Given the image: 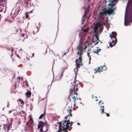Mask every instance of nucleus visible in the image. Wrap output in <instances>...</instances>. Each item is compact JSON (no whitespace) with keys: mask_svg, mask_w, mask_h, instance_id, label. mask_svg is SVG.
<instances>
[{"mask_svg":"<svg viewBox=\"0 0 132 132\" xmlns=\"http://www.w3.org/2000/svg\"><path fill=\"white\" fill-rule=\"evenodd\" d=\"M30 120H32V122H31V123H32V122H33V121L32 120V119H30Z\"/></svg>","mask_w":132,"mask_h":132,"instance_id":"e433bc0d","label":"nucleus"},{"mask_svg":"<svg viewBox=\"0 0 132 132\" xmlns=\"http://www.w3.org/2000/svg\"><path fill=\"white\" fill-rule=\"evenodd\" d=\"M43 127H40V132H43Z\"/></svg>","mask_w":132,"mask_h":132,"instance_id":"aec40b11","label":"nucleus"},{"mask_svg":"<svg viewBox=\"0 0 132 132\" xmlns=\"http://www.w3.org/2000/svg\"><path fill=\"white\" fill-rule=\"evenodd\" d=\"M17 101L19 104V102H20L21 104H22V106H23L24 104V102L22 100H18Z\"/></svg>","mask_w":132,"mask_h":132,"instance_id":"dca6fc26","label":"nucleus"},{"mask_svg":"<svg viewBox=\"0 0 132 132\" xmlns=\"http://www.w3.org/2000/svg\"><path fill=\"white\" fill-rule=\"evenodd\" d=\"M109 1L111 3L109 4V6H110V8L109 7L108 10H107L109 11V9H111L112 10H113V13H114V10L116 8H113V9H112V7L113 6L116 4V3H117L118 0H109Z\"/></svg>","mask_w":132,"mask_h":132,"instance_id":"423d86ee","label":"nucleus"},{"mask_svg":"<svg viewBox=\"0 0 132 132\" xmlns=\"http://www.w3.org/2000/svg\"><path fill=\"white\" fill-rule=\"evenodd\" d=\"M25 83H26V85H27V86H28V82L27 81H26L25 82Z\"/></svg>","mask_w":132,"mask_h":132,"instance_id":"b1692460","label":"nucleus"},{"mask_svg":"<svg viewBox=\"0 0 132 132\" xmlns=\"http://www.w3.org/2000/svg\"><path fill=\"white\" fill-rule=\"evenodd\" d=\"M126 16V14L125 15V16ZM126 17H125V20L124 22V25L125 26H127L129 24V22L126 21L125 20Z\"/></svg>","mask_w":132,"mask_h":132,"instance_id":"4468645a","label":"nucleus"},{"mask_svg":"<svg viewBox=\"0 0 132 132\" xmlns=\"http://www.w3.org/2000/svg\"><path fill=\"white\" fill-rule=\"evenodd\" d=\"M25 16L26 18H28L29 15L27 14V13H25Z\"/></svg>","mask_w":132,"mask_h":132,"instance_id":"412c9836","label":"nucleus"},{"mask_svg":"<svg viewBox=\"0 0 132 132\" xmlns=\"http://www.w3.org/2000/svg\"><path fill=\"white\" fill-rule=\"evenodd\" d=\"M88 29H85L84 30V32H85L86 33H87L88 31Z\"/></svg>","mask_w":132,"mask_h":132,"instance_id":"6ab92c4d","label":"nucleus"},{"mask_svg":"<svg viewBox=\"0 0 132 132\" xmlns=\"http://www.w3.org/2000/svg\"><path fill=\"white\" fill-rule=\"evenodd\" d=\"M76 95H77V93H76Z\"/></svg>","mask_w":132,"mask_h":132,"instance_id":"37998d69","label":"nucleus"},{"mask_svg":"<svg viewBox=\"0 0 132 132\" xmlns=\"http://www.w3.org/2000/svg\"><path fill=\"white\" fill-rule=\"evenodd\" d=\"M32 56H34V53H33L32 54Z\"/></svg>","mask_w":132,"mask_h":132,"instance_id":"4c0bfd02","label":"nucleus"},{"mask_svg":"<svg viewBox=\"0 0 132 132\" xmlns=\"http://www.w3.org/2000/svg\"><path fill=\"white\" fill-rule=\"evenodd\" d=\"M86 15L87 13H86L85 12V13L84 15L83 16L82 18V21H84L85 19H86Z\"/></svg>","mask_w":132,"mask_h":132,"instance_id":"9b49d317","label":"nucleus"},{"mask_svg":"<svg viewBox=\"0 0 132 132\" xmlns=\"http://www.w3.org/2000/svg\"><path fill=\"white\" fill-rule=\"evenodd\" d=\"M92 97H93V98H94H94L93 97V95H92Z\"/></svg>","mask_w":132,"mask_h":132,"instance_id":"f704fd0d","label":"nucleus"},{"mask_svg":"<svg viewBox=\"0 0 132 132\" xmlns=\"http://www.w3.org/2000/svg\"><path fill=\"white\" fill-rule=\"evenodd\" d=\"M13 49H12V51H13Z\"/></svg>","mask_w":132,"mask_h":132,"instance_id":"a19ab883","label":"nucleus"},{"mask_svg":"<svg viewBox=\"0 0 132 132\" xmlns=\"http://www.w3.org/2000/svg\"><path fill=\"white\" fill-rule=\"evenodd\" d=\"M21 31V29H20V28H19L17 29H16L15 30H14V34H16L18 32Z\"/></svg>","mask_w":132,"mask_h":132,"instance_id":"9d476101","label":"nucleus"},{"mask_svg":"<svg viewBox=\"0 0 132 132\" xmlns=\"http://www.w3.org/2000/svg\"><path fill=\"white\" fill-rule=\"evenodd\" d=\"M69 115L68 117H65V120L64 122H59V129L58 132H61L62 131H63V132H68V128L72 125V124L73 123L72 122H70L69 119L68 118Z\"/></svg>","mask_w":132,"mask_h":132,"instance_id":"7ed1b4c3","label":"nucleus"},{"mask_svg":"<svg viewBox=\"0 0 132 132\" xmlns=\"http://www.w3.org/2000/svg\"><path fill=\"white\" fill-rule=\"evenodd\" d=\"M106 114L107 115V117H108V116H109V115L107 113H106Z\"/></svg>","mask_w":132,"mask_h":132,"instance_id":"c756f323","label":"nucleus"},{"mask_svg":"<svg viewBox=\"0 0 132 132\" xmlns=\"http://www.w3.org/2000/svg\"><path fill=\"white\" fill-rule=\"evenodd\" d=\"M9 105H10V104H9V101H8L7 102V106L8 107H9Z\"/></svg>","mask_w":132,"mask_h":132,"instance_id":"393cba45","label":"nucleus"},{"mask_svg":"<svg viewBox=\"0 0 132 132\" xmlns=\"http://www.w3.org/2000/svg\"><path fill=\"white\" fill-rule=\"evenodd\" d=\"M111 9H109V10L104 9L103 10L102 12L98 14L97 20L100 21L97 22L94 26V31L95 38L93 40V42L95 44H98L99 42L98 37V32H99L103 29L102 26L103 24H106L108 23V20L107 18H104V16L107 14H114L113 10H112Z\"/></svg>","mask_w":132,"mask_h":132,"instance_id":"f257e3e1","label":"nucleus"},{"mask_svg":"<svg viewBox=\"0 0 132 132\" xmlns=\"http://www.w3.org/2000/svg\"><path fill=\"white\" fill-rule=\"evenodd\" d=\"M104 106H101V110H102V113H103L104 112Z\"/></svg>","mask_w":132,"mask_h":132,"instance_id":"f3484780","label":"nucleus"},{"mask_svg":"<svg viewBox=\"0 0 132 132\" xmlns=\"http://www.w3.org/2000/svg\"><path fill=\"white\" fill-rule=\"evenodd\" d=\"M70 116H71V117L72 116V115L71 114V113H70Z\"/></svg>","mask_w":132,"mask_h":132,"instance_id":"c9c22d12","label":"nucleus"},{"mask_svg":"<svg viewBox=\"0 0 132 132\" xmlns=\"http://www.w3.org/2000/svg\"><path fill=\"white\" fill-rule=\"evenodd\" d=\"M43 132L46 131L48 130L47 126L45 125L44 127H43Z\"/></svg>","mask_w":132,"mask_h":132,"instance_id":"f8f14e48","label":"nucleus"},{"mask_svg":"<svg viewBox=\"0 0 132 132\" xmlns=\"http://www.w3.org/2000/svg\"><path fill=\"white\" fill-rule=\"evenodd\" d=\"M5 21H8V20L6 18H5Z\"/></svg>","mask_w":132,"mask_h":132,"instance_id":"cd10ccee","label":"nucleus"},{"mask_svg":"<svg viewBox=\"0 0 132 132\" xmlns=\"http://www.w3.org/2000/svg\"><path fill=\"white\" fill-rule=\"evenodd\" d=\"M86 46L84 43H83L82 42L81 40H80L78 46L77 47L78 50V52H77V54L79 55V57L78 59H76L75 61L76 62V71H77L78 68L80 67V65H82L81 63V55L82 54V52L83 51L85 50L86 48Z\"/></svg>","mask_w":132,"mask_h":132,"instance_id":"f03ea898","label":"nucleus"},{"mask_svg":"<svg viewBox=\"0 0 132 132\" xmlns=\"http://www.w3.org/2000/svg\"><path fill=\"white\" fill-rule=\"evenodd\" d=\"M26 94L27 96V97L30 98L31 95V93L30 92H27L26 93Z\"/></svg>","mask_w":132,"mask_h":132,"instance_id":"1a4fd4ad","label":"nucleus"},{"mask_svg":"<svg viewBox=\"0 0 132 132\" xmlns=\"http://www.w3.org/2000/svg\"><path fill=\"white\" fill-rule=\"evenodd\" d=\"M37 27V29H38V26Z\"/></svg>","mask_w":132,"mask_h":132,"instance_id":"c03bdc74","label":"nucleus"},{"mask_svg":"<svg viewBox=\"0 0 132 132\" xmlns=\"http://www.w3.org/2000/svg\"><path fill=\"white\" fill-rule=\"evenodd\" d=\"M89 60V64H90V60Z\"/></svg>","mask_w":132,"mask_h":132,"instance_id":"58836bf2","label":"nucleus"},{"mask_svg":"<svg viewBox=\"0 0 132 132\" xmlns=\"http://www.w3.org/2000/svg\"><path fill=\"white\" fill-rule=\"evenodd\" d=\"M89 6H90V5H88V7H89Z\"/></svg>","mask_w":132,"mask_h":132,"instance_id":"79ce46f5","label":"nucleus"},{"mask_svg":"<svg viewBox=\"0 0 132 132\" xmlns=\"http://www.w3.org/2000/svg\"><path fill=\"white\" fill-rule=\"evenodd\" d=\"M26 4H28V2H27L26 3Z\"/></svg>","mask_w":132,"mask_h":132,"instance_id":"ea45409f","label":"nucleus"},{"mask_svg":"<svg viewBox=\"0 0 132 132\" xmlns=\"http://www.w3.org/2000/svg\"><path fill=\"white\" fill-rule=\"evenodd\" d=\"M101 50V49H97L96 50V51H94V52L95 53H96L98 55H99V54L98 53V52H99Z\"/></svg>","mask_w":132,"mask_h":132,"instance_id":"2eb2a0df","label":"nucleus"},{"mask_svg":"<svg viewBox=\"0 0 132 132\" xmlns=\"http://www.w3.org/2000/svg\"><path fill=\"white\" fill-rule=\"evenodd\" d=\"M77 124L78 125H80V123H79L78 122L77 123Z\"/></svg>","mask_w":132,"mask_h":132,"instance_id":"7c9ffc66","label":"nucleus"},{"mask_svg":"<svg viewBox=\"0 0 132 132\" xmlns=\"http://www.w3.org/2000/svg\"><path fill=\"white\" fill-rule=\"evenodd\" d=\"M128 2L127 3V6H126V9L127 8V6H128Z\"/></svg>","mask_w":132,"mask_h":132,"instance_id":"473e14b6","label":"nucleus"},{"mask_svg":"<svg viewBox=\"0 0 132 132\" xmlns=\"http://www.w3.org/2000/svg\"><path fill=\"white\" fill-rule=\"evenodd\" d=\"M117 35L116 33L114 31L110 34V37L112 40V42H110V45L111 47H112L117 42V39L116 37Z\"/></svg>","mask_w":132,"mask_h":132,"instance_id":"20e7f679","label":"nucleus"},{"mask_svg":"<svg viewBox=\"0 0 132 132\" xmlns=\"http://www.w3.org/2000/svg\"><path fill=\"white\" fill-rule=\"evenodd\" d=\"M87 55L88 56V57H89V60H90L91 59V58L90 56L89 55V53L88 52L87 53Z\"/></svg>","mask_w":132,"mask_h":132,"instance_id":"a211bd4d","label":"nucleus"},{"mask_svg":"<svg viewBox=\"0 0 132 132\" xmlns=\"http://www.w3.org/2000/svg\"><path fill=\"white\" fill-rule=\"evenodd\" d=\"M75 85H74V86H72V88H71L70 89V95L69 96H68V99L70 100V101H71V99H70V98L71 97L72 98H73L74 99V102H75V101L76 100H78V98H77L76 97H75V96H73V92L74 91V94H75L76 93L75 92Z\"/></svg>","mask_w":132,"mask_h":132,"instance_id":"39448f33","label":"nucleus"},{"mask_svg":"<svg viewBox=\"0 0 132 132\" xmlns=\"http://www.w3.org/2000/svg\"><path fill=\"white\" fill-rule=\"evenodd\" d=\"M45 110L44 111V113L42 114L40 116V117H39V119H41L44 116V115H45Z\"/></svg>","mask_w":132,"mask_h":132,"instance_id":"ddd939ff","label":"nucleus"},{"mask_svg":"<svg viewBox=\"0 0 132 132\" xmlns=\"http://www.w3.org/2000/svg\"><path fill=\"white\" fill-rule=\"evenodd\" d=\"M25 36H27V35L24 34H23L21 35V36L23 37H24Z\"/></svg>","mask_w":132,"mask_h":132,"instance_id":"5701e85b","label":"nucleus"},{"mask_svg":"<svg viewBox=\"0 0 132 132\" xmlns=\"http://www.w3.org/2000/svg\"><path fill=\"white\" fill-rule=\"evenodd\" d=\"M95 99H96L97 98V97H96L95 96ZM95 100L96 101H98V100L97 99H95Z\"/></svg>","mask_w":132,"mask_h":132,"instance_id":"a878e982","label":"nucleus"},{"mask_svg":"<svg viewBox=\"0 0 132 132\" xmlns=\"http://www.w3.org/2000/svg\"><path fill=\"white\" fill-rule=\"evenodd\" d=\"M3 2V0H0V3L2 2Z\"/></svg>","mask_w":132,"mask_h":132,"instance_id":"c85d7f7f","label":"nucleus"},{"mask_svg":"<svg viewBox=\"0 0 132 132\" xmlns=\"http://www.w3.org/2000/svg\"><path fill=\"white\" fill-rule=\"evenodd\" d=\"M105 67V66H101L100 67H98V70H96L94 72L95 73H96L98 72H102L103 71V70L102 69L103 68V67Z\"/></svg>","mask_w":132,"mask_h":132,"instance_id":"6e6552de","label":"nucleus"},{"mask_svg":"<svg viewBox=\"0 0 132 132\" xmlns=\"http://www.w3.org/2000/svg\"><path fill=\"white\" fill-rule=\"evenodd\" d=\"M45 123L42 121H40L38 125L37 129H39L40 127H44Z\"/></svg>","mask_w":132,"mask_h":132,"instance_id":"0eeeda50","label":"nucleus"},{"mask_svg":"<svg viewBox=\"0 0 132 132\" xmlns=\"http://www.w3.org/2000/svg\"><path fill=\"white\" fill-rule=\"evenodd\" d=\"M99 104H100V105H101V106H102V105L103 104V103L102 102H101V101H100L99 102Z\"/></svg>","mask_w":132,"mask_h":132,"instance_id":"4be33fe9","label":"nucleus"},{"mask_svg":"<svg viewBox=\"0 0 132 132\" xmlns=\"http://www.w3.org/2000/svg\"><path fill=\"white\" fill-rule=\"evenodd\" d=\"M33 11H30V13H32V12Z\"/></svg>","mask_w":132,"mask_h":132,"instance_id":"2f4dec72","label":"nucleus"},{"mask_svg":"<svg viewBox=\"0 0 132 132\" xmlns=\"http://www.w3.org/2000/svg\"><path fill=\"white\" fill-rule=\"evenodd\" d=\"M66 53H64V54H63V55H66Z\"/></svg>","mask_w":132,"mask_h":132,"instance_id":"72a5a7b5","label":"nucleus"},{"mask_svg":"<svg viewBox=\"0 0 132 132\" xmlns=\"http://www.w3.org/2000/svg\"><path fill=\"white\" fill-rule=\"evenodd\" d=\"M12 110H9V113H11L12 112Z\"/></svg>","mask_w":132,"mask_h":132,"instance_id":"bb28decb","label":"nucleus"},{"mask_svg":"<svg viewBox=\"0 0 132 132\" xmlns=\"http://www.w3.org/2000/svg\"><path fill=\"white\" fill-rule=\"evenodd\" d=\"M20 50H22V49L21 48V49H20Z\"/></svg>","mask_w":132,"mask_h":132,"instance_id":"a18cd8bd","label":"nucleus"}]
</instances>
